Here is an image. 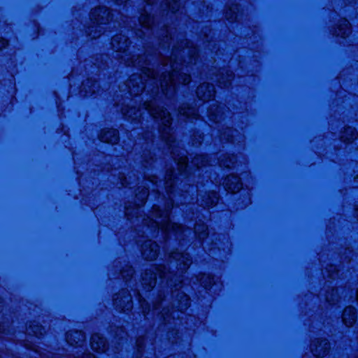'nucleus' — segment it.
<instances>
[{"label":"nucleus","instance_id":"4","mask_svg":"<svg viewBox=\"0 0 358 358\" xmlns=\"http://www.w3.org/2000/svg\"><path fill=\"white\" fill-rule=\"evenodd\" d=\"M90 19L92 22L87 30V34L92 38L99 37L103 31V25H106L110 20V10L106 7H96L92 10Z\"/></svg>","mask_w":358,"mask_h":358},{"label":"nucleus","instance_id":"8","mask_svg":"<svg viewBox=\"0 0 358 358\" xmlns=\"http://www.w3.org/2000/svg\"><path fill=\"white\" fill-rule=\"evenodd\" d=\"M170 261H176L178 270L182 273L187 269L192 263L189 256L187 253H180L178 252H173L169 256Z\"/></svg>","mask_w":358,"mask_h":358},{"label":"nucleus","instance_id":"31","mask_svg":"<svg viewBox=\"0 0 358 358\" xmlns=\"http://www.w3.org/2000/svg\"><path fill=\"white\" fill-rule=\"evenodd\" d=\"M166 177H168V178L166 179L165 187H166L167 192L169 193L171 192V187H173V185L174 184V181L172 179V174H171V175L168 174L166 176Z\"/></svg>","mask_w":358,"mask_h":358},{"label":"nucleus","instance_id":"13","mask_svg":"<svg viewBox=\"0 0 358 358\" xmlns=\"http://www.w3.org/2000/svg\"><path fill=\"white\" fill-rule=\"evenodd\" d=\"M66 341L71 345L80 346L85 341V335L83 332L73 330L66 334Z\"/></svg>","mask_w":358,"mask_h":358},{"label":"nucleus","instance_id":"22","mask_svg":"<svg viewBox=\"0 0 358 358\" xmlns=\"http://www.w3.org/2000/svg\"><path fill=\"white\" fill-rule=\"evenodd\" d=\"M356 130L355 128L351 127H346L341 135V138L343 141H351L356 138Z\"/></svg>","mask_w":358,"mask_h":358},{"label":"nucleus","instance_id":"3","mask_svg":"<svg viewBox=\"0 0 358 358\" xmlns=\"http://www.w3.org/2000/svg\"><path fill=\"white\" fill-rule=\"evenodd\" d=\"M144 107L154 119L160 120L162 124V127L160 128L162 138L171 146V144L174 142V137L171 134V129L170 128L172 120L170 113L163 107L157 106L153 101H145Z\"/></svg>","mask_w":358,"mask_h":358},{"label":"nucleus","instance_id":"10","mask_svg":"<svg viewBox=\"0 0 358 358\" xmlns=\"http://www.w3.org/2000/svg\"><path fill=\"white\" fill-rule=\"evenodd\" d=\"M152 24L153 19L150 14L147 13L146 12L141 13L139 17V26H141L145 30L137 29L136 32V35L140 38L146 35L147 33L150 32Z\"/></svg>","mask_w":358,"mask_h":358},{"label":"nucleus","instance_id":"23","mask_svg":"<svg viewBox=\"0 0 358 358\" xmlns=\"http://www.w3.org/2000/svg\"><path fill=\"white\" fill-rule=\"evenodd\" d=\"M195 233L198 238L201 240L206 238L208 236V227L203 224L197 223L194 227Z\"/></svg>","mask_w":358,"mask_h":358},{"label":"nucleus","instance_id":"21","mask_svg":"<svg viewBox=\"0 0 358 358\" xmlns=\"http://www.w3.org/2000/svg\"><path fill=\"white\" fill-rule=\"evenodd\" d=\"M225 73L226 78L224 77V74L222 73L217 78V82L222 87H228L234 77L233 73L228 70L225 71Z\"/></svg>","mask_w":358,"mask_h":358},{"label":"nucleus","instance_id":"25","mask_svg":"<svg viewBox=\"0 0 358 358\" xmlns=\"http://www.w3.org/2000/svg\"><path fill=\"white\" fill-rule=\"evenodd\" d=\"M208 163L207 157L203 155H196L192 159V164L196 166L197 168H200L203 166H205Z\"/></svg>","mask_w":358,"mask_h":358},{"label":"nucleus","instance_id":"40","mask_svg":"<svg viewBox=\"0 0 358 358\" xmlns=\"http://www.w3.org/2000/svg\"><path fill=\"white\" fill-rule=\"evenodd\" d=\"M355 183L356 184V187H358V176L355 178Z\"/></svg>","mask_w":358,"mask_h":358},{"label":"nucleus","instance_id":"32","mask_svg":"<svg viewBox=\"0 0 358 358\" xmlns=\"http://www.w3.org/2000/svg\"><path fill=\"white\" fill-rule=\"evenodd\" d=\"M225 17L228 20L232 22L236 19L237 15L236 11L230 8L226 11Z\"/></svg>","mask_w":358,"mask_h":358},{"label":"nucleus","instance_id":"33","mask_svg":"<svg viewBox=\"0 0 358 358\" xmlns=\"http://www.w3.org/2000/svg\"><path fill=\"white\" fill-rule=\"evenodd\" d=\"M217 110V107H215V106H211L210 108H209V116H210V118L213 120V121H215V122H218L220 121V119L218 117V115L217 114H214V112H213V110Z\"/></svg>","mask_w":358,"mask_h":358},{"label":"nucleus","instance_id":"20","mask_svg":"<svg viewBox=\"0 0 358 358\" xmlns=\"http://www.w3.org/2000/svg\"><path fill=\"white\" fill-rule=\"evenodd\" d=\"M122 113L128 120H139L141 116L140 110L135 107L125 108L122 110Z\"/></svg>","mask_w":358,"mask_h":358},{"label":"nucleus","instance_id":"36","mask_svg":"<svg viewBox=\"0 0 358 358\" xmlns=\"http://www.w3.org/2000/svg\"><path fill=\"white\" fill-rule=\"evenodd\" d=\"M82 358H96V357H95L94 355H92V354H91V353H90V352H88V353H85V354H84V355H83V357H82Z\"/></svg>","mask_w":358,"mask_h":358},{"label":"nucleus","instance_id":"16","mask_svg":"<svg viewBox=\"0 0 358 358\" xmlns=\"http://www.w3.org/2000/svg\"><path fill=\"white\" fill-rule=\"evenodd\" d=\"M91 346L93 350L101 352L106 350V341L99 334H94L91 338Z\"/></svg>","mask_w":358,"mask_h":358},{"label":"nucleus","instance_id":"27","mask_svg":"<svg viewBox=\"0 0 358 358\" xmlns=\"http://www.w3.org/2000/svg\"><path fill=\"white\" fill-rule=\"evenodd\" d=\"M29 330V333H32L36 336L43 335L45 331V328L43 327L38 324L30 325Z\"/></svg>","mask_w":358,"mask_h":358},{"label":"nucleus","instance_id":"11","mask_svg":"<svg viewBox=\"0 0 358 358\" xmlns=\"http://www.w3.org/2000/svg\"><path fill=\"white\" fill-rule=\"evenodd\" d=\"M129 44V38L122 34L113 36L111 40L112 48L117 52H126Z\"/></svg>","mask_w":358,"mask_h":358},{"label":"nucleus","instance_id":"5","mask_svg":"<svg viewBox=\"0 0 358 358\" xmlns=\"http://www.w3.org/2000/svg\"><path fill=\"white\" fill-rule=\"evenodd\" d=\"M170 207L167 206L162 210L159 206H154L152 216L155 219L153 224L155 227L161 228L165 231L173 230L176 232L182 230V227L175 223H171L169 219Z\"/></svg>","mask_w":358,"mask_h":358},{"label":"nucleus","instance_id":"2","mask_svg":"<svg viewBox=\"0 0 358 358\" xmlns=\"http://www.w3.org/2000/svg\"><path fill=\"white\" fill-rule=\"evenodd\" d=\"M157 275L162 278L167 280L170 285H173L176 287V289L182 283L180 280L181 275L174 274L170 271V268H168L165 265L152 266L150 268L146 269L142 276V283L145 289L150 290L152 289L157 282Z\"/></svg>","mask_w":358,"mask_h":358},{"label":"nucleus","instance_id":"19","mask_svg":"<svg viewBox=\"0 0 358 358\" xmlns=\"http://www.w3.org/2000/svg\"><path fill=\"white\" fill-rule=\"evenodd\" d=\"M179 113L180 115L184 116L187 118L192 117L196 118L198 113L194 108L189 107L188 104H183L179 108Z\"/></svg>","mask_w":358,"mask_h":358},{"label":"nucleus","instance_id":"7","mask_svg":"<svg viewBox=\"0 0 358 358\" xmlns=\"http://www.w3.org/2000/svg\"><path fill=\"white\" fill-rule=\"evenodd\" d=\"M159 251L158 244L151 240L145 241L141 246V254L147 260H155L159 255Z\"/></svg>","mask_w":358,"mask_h":358},{"label":"nucleus","instance_id":"6","mask_svg":"<svg viewBox=\"0 0 358 358\" xmlns=\"http://www.w3.org/2000/svg\"><path fill=\"white\" fill-rule=\"evenodd\" d=\"M114 304L115 307L123 311L129 310L132 308L131 296L127 290H122L114 296Z\"/></svg>","mask_w":358,"mask_h":358},{"label":"nucleus","instance_id":"30","mask_svg":"<svg viewBox=\"0 0 358 358\" xmlns=\"http://www.w3.org/2000/svg\"><path fill=\"white\" fill-rule=\"evenodd\" d=\"M166 4L173 12L178 10L181 6L180 0H166Z\"/></svg>","mask_w":358,"mask_h":358},{"label":"nucleus","instance_id":"41","mask_svg":"<svg viewBox=\"0 0 358 358\" xmlns=\"http://www.w3.org/2000/svg\"><path fill=\"white\" fill-rule=\"evenodd\" d=\"M148 4H152L154 3L155 0H145Z\"/></svg>","mask_w":358,"mask_h":358},{"label":"nucleus","instance_id":"37","mask_svg":"<svg viewBox=\"0 0 358 358\" xmlns=\"http://www.w3.org/2000/svg\"><path fill=\"white\" fill-rule=\"evenodd\" d=\"M232 164H233V162H231V160H230L229 162H227V163H224L222 162H221V165L224 166L225 167H230Z\"/></svg>","mask_w":358,"mask_h":358},{"label":"nucleus","instance_id":"47","mask_svg":"<svg viewBox=\"0 0 358 358\" xmlns=\"http://www.w3.org/2000/svg\"><path fill=\"white\" fill-rule=\"evenodd\" d=\"M358 358V357H357Z\"/></svg>","mask_w":358,"mask_h":358},{"label":"nucleus","instance_id":"45","mask_svg":"<svg viewBox=\"0 0 358 358\" xmlns=\"http://www.w3.org/2000/svg\"><path fill=\"white\" fill-rule=\"evenodd\" d=\"M357 300L358 301V290L357 291Z\"/></svg>","mask_w":358,"mask_h":358},{"label":"nucleus","instance_id":"14","mask_svg":"<svg viewBox=\"0 0 358 358\" xmlns=\"http://www.w3.org/2000/svg\"><path fill=\"white\" fill-rule=\"evenodd\" d=\"M224 185L225 188L232 193L238 192L242 188V183L240 178L235 175H229L224 179Z\"/></svg>","mask_w":358,"mask_h":358},{"label":"nucleus","instance_id":"24","mask_svg":"<svg viewBox=\"0 0 358 358\" xmlns=\"http://www.w3.org/2000/svg\"><path fill=\"white\" fill-rule=\"evenodd\" d=\"M148 194H149V192H148V188H145V187H141V189L138 188V193H136V199L138 201V203H137L138 206L143 205L145 203V200L148 198Z\"/></svg>","mask_w":358,"mask_h":358},{"label":"nucleus","instance_id":"44","mask_svg":"<svg viewBox=\"0 0 358 358\" xmlns=\"http://www.w3.org/2000/svg\"><path fill=\"white\" fill-rule=\"evenodd\" d=\"M90 81H87L85 83H84V86L85 87L87 85H88Z\"/></svg>","mask_w":358,"mask_h":358},{"label":"nucleus","instance_id":"29","mask_svg":"<svg viewBox=\"0 0 358 358\" xmlns=\"http://www.w3.org/2000/svg\"><path fill=\"white\" fill-rule=\"evenodd\" d=\"M180 297H181L182 301L179 304L178 308L180 311H183V310H186L189 306V305H190L189 299L184 293L181 294Z\"/></svg>","mask_w":358,"mask_h":358},{"label":"nucleus","instance_id":"15","mask_svg":"<svg viewBox=\"0 0 358 358\" xmlns=\"http://www.w3.org/2000/svg\"><path fill=\"white\" fill-rule=\"evenodd\" d=\"M99 138L102 142L110 144H116L119 141L118 131L116 129L103 130L99 136Z\"/></svg>","mask_w":358,"mask_h":358},{"label":"nucleus","instance_id":"43","mask_svg":"<svg viewBox=\"0 0 358 358\" xmlns=\"http://www.w3.org/2000/svg\"><path fill=\"white\" fill-rule=\"evenodd\" d=\"M126 210H127V213H127V215H129V212H128V210H129V208H128L127 206L126 207Z\"/></svg>","mask_w":358,"mask_h":358},{"label":"nucleus","instance_id":"17","mask_svg":"<svg viewBox=\"0 0 358 358\" xmlns=\"http://www.w3.org/2000/svg\"><path fill=\"white\" fill-rule=\"evenodd\" d=\"M357 315L355 308L352 306H348L343 313V321L347 327H351L356 321Z\"/></svg>","mask_w":358,"mask_h":358},{"label":"nucleus","instance_id":"46","mask_svg":"<svg viewBox=\"0 0 358 358\" xmlns=\"http://www.w3.org/2000/svg\"><path fill=\"white\" fill-rule=\"evenodd\" d=\"M180 159H182V162H184V163L185 162V159H182V158H181Z\"/></svg>","mask_w":358,"mask_h":358},{"label":"nucleus","instance_id":"12","mask_svg":"<svg viewBox=\"0 0 358 358\" xmlns=\"http://www.w3.org/2000/svg\"><path fill=\"white\" fill-rule=\"evenodd\" d=\"M197 96L203 101H208L215 96V87L208 83L200 85L196 90Z\"/></svg>","mask_w":358,"mask_h":358},{"label":"nucleus","instance_id":"9","mask_svg":"<svg viewBox=\"0 0 358 358\" xmlns=\"http://www.w3.org/2000/svg\"><path fill=\"white\" fill-rule=\"evenodd\" d=\"M330 343L325 338H317L313 341L310 349L315 357H324L330 350Z\"/></svg>","mask_w":358,"mask_h":358},{"label":"nucleus","instance_id":"26","mask_svg":"<svg viewBox=\"0 0 358 358\" xmlns=\"http://www.w3.org/2000/svg\"><path fill=\"white\" fill-rule=\"evenodd\" d=\"M349 22L346 20L343 22L342 24H341L338 32L336 34L340 36L342 38L347 37L351 32L350 29L349 27Z\"/></svg>","mask_w":358,"mask_h":358},{"label":"nucleus","instance_id":"1","mask_svg":"<svg viewBox=\"0 0 358 358\" xmlns=\"http://www.w3.org/2000/svg\"><path fill=\"white\" fill-rule=\"evenodd\" d=\"M187 41H181V44L174 46L170 57L164 59L162 67L158 71L150 68H145L143 74H133L127 81L129 92L134 95L141 94L143 90L157 93L160 86L162 91L166 96H171L175 91L176 78L178 83L187 84L190 82V76L187 73H179L180 66L182 65L178 61V55L183 57L189 55L187 63H192L194 57L197 55L195 47L189 46ZM186 62L185 60H184Z\"/></svg>","mask_w":358,"mask_h":358},{"label":"nucleus","instance_id":"39","mask_svg":"<svg viewBox=\"0 0 358 358\" xmlns=\"http://www.w3.org/2000/svg\"><path fill=\"white\" fill-rule=\"evenodd\" d=\"M153 307H154V309L155 310H157L159 308V304L157 303V302H155L154 304H153Z\"/></svg>","mask_w":358,"mask_h":358},{"label":"nucleus","instance_id":"34","mask_svg":"<svg viewBox=\"0 0 358 358\" xmlns=\"http://www.w3.org/2000/svg\"><path fill=\"white\" fill-rule=\"evenodd\" d=\"M8 45V42L7 40L0 38V50L6 48Z\"/></svg>","mask_w":358,"mask_h":358},{"label":"nucleus","instance_id":"38","mask_svg":"<svg viewBox=\"0 0 358 358\" xmlns=\"http://www.w3.org/2000/svg\"><path fill=\"white\" fill-rule=\"evenodd\" d=\"M169 40H172V38H171V36L169 37V35H168V34H166V37H165V38H164V39H163V41H164V43H168V41H169Z\"/></svg>","mask_w":358,"mask_h":358},{"label":"nucleus","instance_id":"42","mask_svg":"<svg viewBox=\"0 0 358 358\" xmlns=\"http://www.w3.org/2000/svg\"><path fill=\"white\" fill-rule=\"evenodd\" d=\"M150 181L155 184L157 182L156 178L152 177V179H150Z\"/></svg>","mask_w":358,"mask_h":358},{"label":"nucleus","instance_id":"35","mask_svg":"<svg viewBox=\"0 0 358 358\" xmlns=\"http://www.w3.org/2000/svg\"><path fill=\"white\" fill-rule=\"evenodd\" d=\"M121 180H122V182H122V185L123 186L127 187V186H128V185H131V182H129V181H128L125 177H124L123 179H121Z\"/></svg>","mask_w":358,"mask_h":358},{"label":"nucleus","instance_id":"28","mask_svg":"<svg viewBox=\"0 0 358 358\" xmlns=\"http://www.w3.org/2000/svg\"><path fill=\"white\" fill-rule=\"evenodd\" d=\"M134 271L130 266H127L121 271L122 277L126 280H129L134 275Z\"/></svg>","mask_w":358,"mask_h":358},{"label":"nucleus","instance_id":"18","mask_svg":"<svg viewBox=\"0 0 358 358\" xmlns=\"http://www.w3.org/2000/svg\"><path fill=\"white\" fill-rule=\"evenodd\" d=\"M144 58L143 56H140L138 55L137 56H135L134 55H131V52L126 53L122 57V60L125 62V64L127 66H142L144 64Z\"/></svg>","mask_w":358,"mask_h":358}]
</instances>
